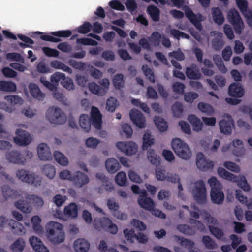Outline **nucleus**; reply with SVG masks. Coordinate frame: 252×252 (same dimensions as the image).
Returning <instances> with one entry per match:
<instances>
[{"mask_svg":"<svg viewBox=\"0 0 252 252\" xmlns=\"http://www.w3.org/2000/svg\"><path fill=\"white\" fill-rule=\"evenodd\" d=\"M46 231L47 239L53 244H59L64 241L65 233L60 223L50 221L46 225Z\"/></svg>","mask_w":252,"mask_h":252,"instance_id":"nucleus-1","label":"nucleus"},{"mask_svg":"<svg viewBox=\"0 0 252 252\" xmlns=\"http://www.w3.org/2000/svg\"><path fill=\"white\" fill-rule=\"evenodd\" d=\"M44 204L42 198L35 195H28L25 200H19L15 203L16 207L25 213H30L32 206L41 207Z\"/></svg>","mask_w":252,"mask_h":252,"instance_id":"nucleus-2","label":"nucleus"},{"mask_svg":"<svg viewBox=\"0 0 252 252\" xmlns=\"http://www.w3.org/2000/svg\"><path fill=\"white\" fill-rule=\"evenodd\" d=\"M171 146L175 154L182 159L188 160L191 156V151L189 146L178 138L172 140Z\"/></svg>","mask_w":252,"mask_h":252,"instance_id":"nucleus-3","label":"nucleus"},{"mask_svg":"<svg viewBox=\"0 0 252 252\" xmlns=\"http://www.w3.org/2000/svg\"><path fill=\"white\" fill-rule=\"evenodd\" d=\"M192 193L194 199L198 204H204L206 202V189L203 180H199L193 183Z\"/></svg>","mask_w":252,"mask_h":252,"instance_id":"nucleus-4","label":"nucleus"},{"mask_svg":"<svg viewBox=\"0 0 252 252\" xmlns=\"http://www.w3.org/2000/svg\"><path fill=\"white\" fill-rule=\"evenodd\" d=\"M93 225L98 230H104L112 234H116L118 232L117 226L107 217L94 218Z\"/></svg>","mask_w":252,"mask_h":252,"instance_id":"nucleus-5","label":"nucleus"},{"mask_svg":"<svg viewBox=\"0 0 252 252\" xmlns=\"http://www.w3.org/2000/svg\"><path fill=\"white\" fill-rule=\"evenodd\" d=\"M46 117L51 123L62 124L66 122V118L62 110L57 107H49Z\"/></svg>","mask_w":252,"mask_h":252,"instance_id":"nucleus-6","label":"nucleus"},{"mask_svg":"<svg viewBox=\"0 0 252 252\" xmlns=\"http://www.w3.org/2000/svg\"><path fill=\"white\" fill-rule=\"evenodd\" d=\"M16 177L23 182L34 187L40 186L41 184V178L33 173H29V172L24 170H19L16 172Z\"/></svg>","mask_w":252,"mask_h":252,"instance_id":"nucleus-7","label":"nucleus"},{"mask_svg":"<svg viewBox=\"0 0 252 252\" xmlns=\"http://www.w3.org/2000/svg\"><path fill=\"white\" fill-rule=\"evenodd\" d=\"M228 21L232 24L236 34H240L244 29V25L238 11L235 9H231L227 14Z\"/></svg>","mask_w":252,"mask_h":252,"instance_id":"nucleus-8","label":"nucleus"},{"mask_svg":"<svg viewBox=\"0 0 252 252\" xmlns=\"http://www.w3.org/2000/svg\"><path fill=\"white\" fill-rule=\"evenodd\" d=\"M189 222L193 228L186 224H180L177 226L179 231L186 235H193L195 233V229L200 231L205 230L204 224L199 220L191 218L189 219Z\"/></svg>","mask_w":252,"mask_h":252,"instance_id":"nucleus-9","label":"nucleus"},{"mask_svg":"<svg viewBox=\"0 0 252 252\" xmlns=\"http://www.w3.org/2000/svg\"><path fill=\"white\" fill-rule=\"evenodd\" d=\"M183 9L186 17L199 31L202 30V25L201 23L204 20L203 16L200 13L195 14L188 6H184Z\"/></svg>","mask_w":252,"mask_h":252,"instance_id":"nucleus-10","label":"nucleus"},{"mask_svg":"<svg viewBox=\"0 0 252 252\" xmlns=\"http://www.w3.org/2000/svg\"><path fill=\"white\" fill-rule=\"evenodd\" d=\"M100 84L103 87L97 85L96 83H90L89 88L92 93L99 96H103L106 94L109 89L110 82L107 78H103Z\"/></svg>","mask_w":252,"mask_h":252,"instance_id":"nucleus-11","label":"nucleus"},{"mask_svg":"<svg viewBox=\"0 0 252 252\" xmlns=\"http://www.w3.org/2000/svg\"><path fill=\"white\" fill-rule=\"evenodd\" d=\"M116 146L125 154L129 156L135 154L137 150L136 144L132 141L118 142Z\"/></svg>","mask_w":252,"mask_h":252,"instance_id":"nucleus-12","label":"nucleus"},{"mask_svg":"<svg viewBox=\"0 0 252 252\" xmlns=\"http://www.w3.org/2000/svg\"><path fill=\"white\" fill-rule=\"evenodd\" d=\"M236 4L242 15L247 19L249 26L252 27V10L248 9V2L246 0H236Z\"/></svg>","mask_w":252,"mask_h":252,"instance_id":"nucleus-13","label":"nucleus"},{"mask_svg":"<svg viewBox=\"0 0 252 252\" xmlns=\"http://www.w3.org/2000/svg\"><path fill=\"white\" fill-rule=\"evenodd\" d=\"M196 160L197 167L203 171L212 169L214 167L213 162L209 159H207L201 152L197 154Z\"/></svg>","mask_w":252,"mask_h":252,"instance_id":"nucleus-14","label":"nucleus"},{"mask_svg":"<svg viewBox=\"0 0 252 252\" xmlns=\"http://www.w3.org/2000/svg\"><path fill=\"white\" fill-rule=\"evenodd\" d=\"M129 116L131 120L137 127L140 128L145 127V118L140 111L136 109L131 110L129 112Z\"/></svg>","mask_w":252,"mask_h":252,"instance_id":"nucleus-15","label":"nucleus"},{"mask_svg":"<svg viewBox=\"0 0 252 252\" xmlns=\"http://www.w3.org/2000/svg\"><path fill=\"white\" fill-rule=\"evenodd\" d=\"M139 44L143 48L147 50H150L152 47L158 46V31L153 32L151 36L147 38H141Z\"/></svg>","mask_w":252,"mask_h":252,"instance_id":"nucleus-16","label":"nucleus"},{"mask_svg":"<svg viewBox=\"0 0 252 252\" xmlns=\"http://www.w3.org/2000/svg\"><path fill=\"white\" fill-rule=\"evenodd\" d=\"M16 136L14 138L15 143L19 146H26L30 143L31 137L30 134L25 130L17 129Z\"/></svg>","mask_w":252,"mask_h":252,"instance_id":"nucleus-17","label":"nucleus"},{"mask_svg":"<svg viewBox=\"0 0 252 252\" xmlns=\"http://www.w3.org/2000/svg\"><path fill=\"white\" fill-rule=\"evenodd\" d=\"M138 203L139 205L146 210L151 211L154 209V204L153 200L149 197L146 190H142L138 198Z\"/></svg>","mask_w":252,"mask_h":252,"instance_id":"nucleus-18","label":"nucleus"},{"mask_svg":"<svg viewBox=\"0 0 252 252\" xmlns=\"http://www.w3.org/2000/svg\"><path fill=\"white\" fill-rule=\"evenodd\" d=\"M244 88L240 83H233L229 87L228 94L230 96L241 98L244 95Z\"/></svg>","mask_w":252,"mask_h":252,"instance_id":"nucleus-19","label":"nucleus"},{"mask_svg":"<svg viewBox=\"0 0 252 252\" xmlns=\"http://www.w3.org/2000/svg\"><path fill=\"white\" fill-rule=\"evenodd\" d=\"M75 186L82 187L89 182L88 176L81 171H77L73 174V178L71 181Z\"/></svg>","mask_w":252,"mask_h":252,"instance_id":"nucleus-20","label":"nucleus"},{"mask_svg":"<svg viewBox=\"0 0 252 252\" xmlns=\"http://www.w3.org/2000/svg\"><path fill=\"white\" fill-rule=\"evenodd\" d=\"M37 154L39 158L42 160H50L52 156L49 147L45 143H40L37 147Z\"/></svg>","mask_w":252,"mask_h":252,"instance_id":"nucleus-21","label":"nucleus"},{"mask_svg":"<svg viewBox=\"0 0 252 252\" xmlns=\"http://www.w3.org/2000/svg\"><path fill=\"white\" fill-rule=\"evenodd\" d=\"M91 118L93 126L96 129H100L101 127L102 115L98 108L94 106L92 107Z\"/></svg>","mask_w":252,"mask_h":252,"instance_id":"nucleus-22","label":"nucleus"},{"mask_svg":"<svg viewBox=\"0 0 252 252\" xmlns=\"http://www.w3.org/2000/svg\"><path fill=\"white\" fill-rule=\"evenodd\" d=\"M228 119H222L219 122L220 130L221 133L226 135H229L232 132V127L234 126L233 120L230 116Z\"/></svg>","mask_w":252,"mask_h":252,"instance_id":"nucleus-23","label":"nucleus"},{"mask_svg":"<svg viewBox=\"0 0 252 252\" xmlns=\"http://www.w3.org/2000/svg\"><path fill=\"white\" fill-rule=\"evenodd\" d=\"M210 196L214 203L222 204L224 198V195L222 191V187L217 189L213 188V189H211Z\"/></svg>","mask_w":252,"mask_h":252,"instance_id":"nucleus-24","label":"nucleus"},{"mask_svg":"<svg viewBox=\"0 0 252 252\" xmlns=\"http://www.w3.org/2000/svg\"><path fill=\"white\" fill-rule=\"evenodd\" d=\"M158 180L175 183L179 182L180 178L177 174L169 172L166 173L165 170L158 169Z\"/></svg>","mask_w":252,"mask_h":252,"instance_id":"nucleus-25","label":"nucleus"},{"mask_svg":"<svg viewBox=\"0 0 252 252\" xmlns=\"http://www.w3.org/2000/svg\"><path fill=\"white\" fill-rule=\"evenodd\" d=\"M29 242L36 252H49L48 249L44 245L40 239L32 236L29 239Z\"/></svg>","mask_w":252,"mask_h":252,"instance_id":"nucleus-26","label":"nucleus"},{"mask_svg":"<svg viewBox=\"0 0 252 252\" xmlns=\"http://www.w3.org/2000/svg\"><path fill=\"white\" fill-rule=\"evenodd\" d=\"M90 246L89 242L84 238L78 239L74 243V249L76 252H87Z\"/></svg>","mask_w":252,"mask_h":252,"instance_id":"nucleus-27","label":"nucleus"},{"mask_svg":"<svg viewBox=\"0 0 252 252\" xmlns=\"http://www.w3.org/2000/svg\"><path fill=\"white\" fill-rule=\"evenodd\" d=\"M6 158L9 162L15 164H21L24 162L23 157L18 151L9 152L6 154Z\"/></svg>","mask_w":252,"mask_h":252,"instance_id":"nucleus-28","label":"nucleus"},{"mask_svg":"<svg viewBox=\"0 0 252 252\" xmlns=\"http://www.w3.org/2000/svg\"><path fill=\"white\" fill-rule=\"evenodd\" d=\"M186 74L189 79L194 80L200 79L201 76L198 67L194 64L187 67Z\"/></svg>","mask_w":252,"mask_h":252,"instance_id":"nucleus-29","label":"nucleus"},{"mask_svg":"<svg viewBox=\"0 0 252 252\" xmlns=\"http://www.w3.org/2000/svg\"><path fill=\"white\" fill-rule=\"evenodd\" d=\"M105 167L111 173H116L120 168L119 162L114 158H109L105 162Z\"/></svg>","mask_w":252,"mask_h":252,"instance_id":"nucleus-30","label":"nucleus"},{"mask_svg":"<svg viewBox=\"0 0 252 252\" xmlns=\"http://www.w3.org/2000/svg\"><path fill=\"white\" fill-rule=\"evenodd\" d=\"M188 120L191 124L194 131L198 132L202 130L203 123L195 115H189Z\"/></svg>","mask_w":252,"mask_h":252,"instance_id":"nucleus-31","label":"nucleus"},{"mask_svg":"<svg viewBox=\"0 0 252 252\" xmlns=\"http://www.w3.org/2000/svg\"><path fill=\"white\" fill-rule=\"evenodd\" d=\"M78 206L75 203H71L64 209V215L71 218H74L78 215Z\"/></svg>","mask_w":252,"mask_h":252,"instance_id":"nucleus-32","label":"nucleus"},{"mask_svg":"<svg viewBox=\"0 0 252 252\" xmlns=\"http://www.w3.org/2000/svg\"><path fill=\"white\" fill-rule=\"evenodd\" d=\"M30 92L32 96L39 100H43L44 94L41 92L40 88L35 84H31L29 85Z\"/></svg>","mask_w":252,"mask_h":252,"instance_id":"nucleus-33","label":"nucleus"},{"mask_svg":"<svg viewBox=\"0 0 252 252\" xmlns=\"http://www.w3.org/2000/svg\"><path fill=\"white\" fill-rule=\"evenodd\" d=\"M91 120L86 114H82L80 116L79 125L84 130L85 132H89L91 129Z\"/></svg>","mask_w":252,"mask_h":252,"instance_id":"nucleus-34","label":"nucleus"},{"mask_svg":"<svg viewBox=\"0 0 252 252\" xmlns=\"http://www.w3.org/2000/svg\"><path fill=\"white\" fill-rule=\"evenodd\" d=\"M212 18L214 21L220 25L222 24L224 21V18L221 10L219 7H214L212 9Z\"/></svg>","mask_w":252,"mask_h":252,"instance_id":"nucleus-35","label":"nucleus"},{"mask_svg":"<svg viewBox=\"0 0 252 252\" xmlns=\"http://www.w3.org/2000/svg\"><path fill=\"white\" fill-rule=\"evenodd\" d=\"M219 175L223 179L232 182L238 181V177L234 174L229 172L222 167H219L218 169Z\"/></svg>","mask_w":252,"mask_h":252,"instance_id":"nucleus-36","label":"nucleus"},{"mask_svg":"<svg viewBox=\"0 0 252 252\" xmlns=\"http://www.w3.org/2000/svg\"><path fill=\"white\" fill-rule=\"evenodd\" d=\"M148 160L150 162L155 166V174L156 178L158 179V158L157 155L153 149H150L147 152Z\"/></svg>","mask_w":252,"mask_h":252,"instance_id":"nucleus-37","label":"nucleus"},{"mask_svg":"<svg viewBox=\"0 0 252 252\" xmlns=\"http://www.w3.org/2000/svg\"><path fill=\"white\" fill-rule=\"evenodd\" d=\"M16 89L15 84L11 81H0V90L5 92H14Z\"/></svg>","mask_w":252,"mask_h":252,"instance_id":"nucleus-38","label":"nucleus"},{"mask_svg":"<svg viewBox=\"0 0 252 252\" xmlns=\"http://www.w3.org/2000/svg\"><path fill=\"white\" fill-rule=\"evenodd\" d=\"M154 138H153L149 132H146L143 135V144L142 148L143 150H146L149 147L153 144Z\"/></svg>","mask_w":252,"mask_h":252,"instance_id":"nucleus-39","label":"nucleus"},{"mask_svg":"<svg viewBox=\"0 0 252 252\" xmlns=\"http://www.w3.org/2000/svg\"><path fill=\"white\" fill-rule=\"evenodd\" d=\"M25 243L22 238H18L11 245V249L13 252H22L25 247Z\"/></svg>","mask_w":252,"mask_h":252,"instance_id":"nucleus-40","label":"nucleus"},{"mask_svg":"<svg viewBox=\"0 0 252 252\" xmlns=\"http://www.w3.org/2000/svg\"><path fill=\"white\" fill-rule=\"evenodd\" d=\"M42 173L49 179H53L56 174V169L54 166L51 164L45 165L42 169Z\"/></svg>","mask_w":252,"mask_h":252,"instance_id":"nucleus-41","label":"nucleus"},{"mask_svg":"<svg viewBox=\"0 0 252 252\" xmlns=\"http://www.w3.org/2000/svg\"><path fill=\"white\" fill-rule=\"evenodd\" d=\"M55 160L60 165L66 166L68 163L67 158L61 152L56 151L54 153Z\"/></svg>","mask_w":252,"mask_h":252,"instance_id":"nucleus-42","label":"nucleus"},{"mask_svg":"<svg viewBox=\"0 0 252 252\" xmlns=\"http://www.w3.org/2000/svg\"><path fill=\"white\" fill-rule=\"evenodd\" d=\"M197 106L200 111L208 116H211L214 112V110L210 104L204 102H199Z\"/></svg>","mask_w":252,"mask_h":252,"instance_id":"nucleus-43","label":"nucleus"},{"mask_svg":"<svg viewBox=\"0 0 252 252\" xmlns=\"http://www.w3.org/2000/svg\"><path fill=\"white\" fill-rule=\"evenodd\" d=\"M202 241L208 249H215L217 247V245L215 241L209 236H203Z\"/></svg>","mask_w":252,"mask_h":252,"instance_id":"nucleus-44","label":"nucleus"},{"mask_svg":"<svg viewBox=\"0 0 252 252\" xmlns=\"http://www.w3.org/2000/svg\"><path fill=\"white\" fill-rule=\"evenodd\" d=\"M17 37L22 41H24V43L23 42H19L18 45L22 48H25L26 47H29V44L32 45L34 43V42L33 40L31 39L30 38L22 34H18L17 35Z\"/></svg>","mask_w":252,"mask_h":252,"instance_id":"nucleus-45","label":"nucleus"},{"mask_svg":"<svg viewBox=\"0 0 252 252\" xmlns=\"http://www.w3.org/2000/svg\"><path fill=\"white\" fill-rule=\"evenodd\" d=\"M113 83L116 89L123 88L124 85V75L122 74L115 75L113 79Z\"/></svg>","mask_w":252,"mask_h":252,"instance_id":"nucleus-46","label":"nucleus"},{"mask_svg":"<svg viewBox=\"0 0 252 252\" xmlns=\"http://www.w3.org/2000/svg\"><path fill=\"white\" fill-rule=\"evenodd\" d=\"M116 183L120 186H125L127 182L126 175L125 172H118L115 177Z\"/></svg>","mask_w":252,"mask_h":252,"instance_id":"nucleus-47","label":"nucleus"},{"mask_svg":"<svg viewBox=\"0 0 252 252\" xmlns=\"http://www.w3.org/2000/svg\"><path fill=\"white\" fill-rule=\"evenodd\" d=\"M172 110L174 117L181 118L182 116L183 108L181 103L175 102L172 106Z\"/></svg>","mask_w":252,"mask_h":252,"instance_id":"nucleus-48","label":"nucleus"},{"mask_svg":"<svg viewBox=\"0 0 252 252\" xmlns=\"http://www.w3.org/2000/svg\"><path fill=\"white\" fill-rule=\"evenodd\" d=\"M118 105L117 100L114 97H110L107 100L106 108L108 111L113 112Z\"/></svg>","mask_w":252,"mask_h":252,"instance_id":"nucleus-49","label":"nucleus"},{"mask_svg":"<svg viewBox=\"0 0 252 252\" xmlns=\"http://www.w3.org/2000/svg\"><path fill=\"white\" fill-rule=\"evenodd\" d=\"M174 236L178 238V241H180V245L182 247L187 248L188 250L192 247H193L195 245V243L189 239L179 237L176 235H175Z\"/></svg>","mask_w":252,"mask_h":252,"instance_id":"nucleus-50","label":"nucleus"},{"mask_svg":"<svg viewBox=\"0 0 252 252\" xmlns=\"http://www.w3.org/2000/svg\"><path fill=\"white\" fill-rule=\"evenodd\" d=\"M61 84L67 90L70 91L74 89V85L72 79L69 77H66L65 75L63 79H62Z\"/></svg>","mask_w":252,"mask_h":252,"instance_id":"nucleus-51","label":"nucleus"},{"mask_svg":"<svg viewBox=\"0 0 252 252\" xmlns=\"http://www.w3.org/2000/svg\"><path fill=\"white\" fill-rule=\"evenodd\" d=\"M213 59L216 65L218 66L219 69L223 73H225L227 71V68L224 65L221 57L219 55L216 54L213 56Z\"/></svg>","mask_w":252,"mask_h":252,"instance_id":"nucleus-52","label":"nucleus"},{"mask_svg":"<svg viewBox=\"0 0 252 252\" xmlns=\"http://www.w3.org/2000/svg\"><path fill=\"white\" fill-rule=\"evenodd\" d=\"M2 193L6 199L14 198L17 195V192L12 189L8 186L4 187L2 188Z\"/></svg>","mask_w":252,"mask_h":252,"instance_id":"nucleus-53","label":"nucleus"},{"mask_svg":"<svg viewBox=\"0 0 252 252\" xmlns=\"http://www.w3.org/2000/svg\"><path fill=\"white\" fill-rule=\"evenodd\" d=\"M208 227L211 234L217 239L220 240L224 236V232L221 229L211 225H209Z\"/></svg>","mask_w":252,"mask_h":252,"instance_id":"nucleus-54","label":"nucleus"},{"mask_svg":"<svg viewBox=\"0 0 252 252\" xmlns=\"http://www.w3.org/2000/svg\"><path fill=\"white\" fill-rule=\"evenodd\" d=\"M224 42L221 37H217L214 38L212 41V45L214 50L216 51L220 50L223 47Z\"/></svg>","mask_w":252,"mask_h":252,"instance_id":"nucleus-55","label":"nucleus"},{"mask_svg":"<svg viewBox=\"0 0 252 252\" xmlns=\"http://www.w3.org/2000/svg\"><path fill=\"white\" fill-rule=\"evenodd\" d=\"M35 34L41 35L40 38L44 41H50L52 42H59L61 41L60 38L53 37L49 34H43V33L40 32H36L34 33Z\"/></svg>","mask_w":252,"mask_h":252,"instance_id":"nucleus-56","label":"nucleus"},{"mask_svg":"<svg viewBox=\"0 0 252 252\" xmlns=\"http://www.w3.org/2000/svg\"><path fill=\"white\" fill-rule=\"evenodd\" d=\"M64 74L59 72L53 74L50 77V81L54 85L55 89L58 85L59 81H62V79L64 77Z\"/></svg>","mask_w":252,"mask_h":252,"instance_id":"nucleus-57","label":"nucleus"},{"mask_svg":"<svg viewBox=\"0 0 252 252\" xmlns=\"http://www.w3.org/2000/svg\"><path fill=\"white\" fill-rule=\"evenodd\" d=\"M170 32L172 36L178 40L180 39V37L182 38H185L187 39H189L190 38V36L188 34L175 29H171Z\"/></svg>","mask_w":252,"mask_h":252,"instance_id":"nucleus-58","label":"nucleus"},{"mask_svg":"<svg viewBox=\"0 0 252 252\" xmlns=\"http://www.w3.org/2000/svg\"><path fill=\"white\" fill-rule=\"evenodd\" d=\"M50 34L56 37H63V38H68L70 37L72 34V32L70 30H61L56 32H52Z\"/></svg>","mask_w":252,"mask_h":252,"instance_id":"nucleus-59","label":"nucleus"},{"mask_svg":"<svg viewBox=\"0 0 252 252\" xmlns=\"http://www.w3.org/2000/svg\"><path fill=\"white\" fill-rule=\"evenodd\" d=\"M6 59L9 61H14L24 63V59L22 56L18 53H8L6 54Z\"/></svg>","mask_w":252,"mask_h":252,"instance_id":"nucleus-60","label":"nucleus"},{"mask_svg":"<svg viewBox=\"0 0 252 252\" xmlns=\"http://www.w3.org/2000/svg\"><path fill=\"white\" fill-rule=\"evenodd\" d=\"M238 186L245 191H249L250 189V186L248 184L245 177H242L239 178L238 177Z\"/></svg>","mask_w":252,"mask_h":252,"instance_id":"nucleus-61","label":"nucleus"},{"mask_svg":"<svg viewBox=\"0 0 252 252\" xmlns=\"http://www.w3.org/2000/svg\"><path fill=\"white\" fill-rule=\"evenodd\" d=\"M42 49L45 55L48 57H57L59 55V51L55 49H52L48 47H44Z\"/></svg>","mask_w":252,"mask_h":252,"instance_id":"nucleus-62","label":"nucleus"},{"mask_svg":"<svg viewBox=\"0 0 252 252\" xmlns=\"http://www.w3.org/2000/svg\"><path fill=\"white\" fill-rule=\"evenodd\" d=\"M69 63L72 67L76 69L83 70L85 69L86 65L84 63L70 60L69 61Z\"/></svg>","mask_w":252,"mask_h":252,"instance_id":"nucleus-63","label":"nucleus"},{"mask_svg":"<svg viewBox=\"0 0 252 252\" xmlns=\"http://www.w3.org/2000/svg\"><path fill=\"white\" fill-rule=\"evenodd\" d=\"M224 166L227 169L234 172L238 173L240 168L235 163L230 161H226L224 163Z\"/></svg>","mask_w":252,"mask_h":252,"instance_id":"nucleus-64","label":"nucleus"}]
</instances>
